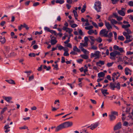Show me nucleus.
<instances>
[{
  "instance_id": "603ef678",
  "label": "nucleus",
  "mask_w": 133,
  "mask_h": 133,
  "mask_svg": "<svg viewBox=\"0 0 133 133\" xmlns=\"http://www.w3.org/2000/svg\"><path fill=\"white\" fill-rule=\"evenodd\" d=\"M131 108L130 107H127L125 112H130Z\"/></svg>"
},
{
  "instance_id": "bb28decb",
  "label": "nucleus",
  "mask_w": 133,
  "mask_h": 133,
  "mask_svg": "<svg viewBox=\"0 0 133 133\" xmlns=\"http://www.w3.org/2000/svg\"><path fill=\"white\" fill-rule=\"evenodd\" d=\"M72 12L73 13L74 16L75 17H78V15L77 14V12L75 10H73L72 11Z\"/></svg>"
},
{
  "instance_id": "f704fd0d",
  "label": "nucleus",
  "mask_w": 133,
  "mask_h": 133,
  "mask_svg": "<svg viewBox=\"0 0 133 133\" xmlns=\"http://www.w3.org/2000/svg\"><path fill=\"white\" fill-rule=\"evenodd\" d=\"M88 33L89 35H91V34L94 33V31L92 29L89 30L88 31Z\"/></svg>"
},
{
  "instance_id": "2eb2a0df",
  "label": "nucleus",
  "mask_w": 133,
  "mask_h": 133,
  "mask_svg": "<svg viewBox=\"0 0 133 133\" xmlns=\"http://www.w3.org/2000/svg\"><path fill=\"white\" fill-rule=\"evenodd\" d=\"M131 72V70L128 68H126L125 69V74L127 75H128L129 73L128 72L129 71Z\"/></svg>"
},
{
  "instance_id": "09e8293b",
  "label": "nucleus",
  "mask_w": 133,
  "mask_h": 133,
  "mask_svg": "<svg viewBox=\"0 0 133 133\" xmlns=\"http://www.w3.org/2000/svg\"><path fill=\"white\" fill-rule=\"evenodd\" d=\"M36 55L34 53H30L29 54V56L30 57H35V56Z\"/></svg>"
},
{
  "instance_id": "a19ab883",
  "label": "nucleus",
  "mask_w": 133,
  "mask_h": 133,
  "mask_svg": "<svg viewBox=\"0 0 133 133\" xmlns=\"http://www.w3.org/2000/svg\"><path fill=\"white\" fill-rule=\"evenodd\" d=\"M128 5L131 6H133V2L131 1L128 2Z\"/></svg>"
},
{
  "instance_id": "de8ad7c7",
  "label": "nucleus",
  "mask_w": 133,
  "mask_h": 133,
  "mask_svg": "<svg viewBox=\"0 0 133 133\" xmlns=\"http://www.w3.org/2000/svg\"><path fill=\"white\" fill-rule=\"evenodd\" d=\"M68 28L64 26L63 27L62 29L64 30H65L66 32H68V30H66V29L68 30Z\"/></svg>"
},
{
  "instance_id": "13d9d810",
  "label": "nucleus",
  "mask_w": 133,
  "mask_h": 133,
  "mask_svg": "<svg viewBox=\"0 0 133 133\" xmlns=\"http://www.w3.org/2000/svg\"><path fill=\"white\" fill-rule=\"evenodd\" d=\"M80 44L81 45H82L83 46H84V47L85 46H87L88 44V43H87V44H86V43H85V42L84 43H81Z\"/></svg>"
},
{
  "instance_id": "4468645a",
  "label": "nucleus",
  "mask_w": 133,
  "mask_h": 133,
  "mask_svg": "<svg viewBox=\"0 0 133 133\" xmlns=\"http://www.w3.org/2000/svg\"><path fill=\"white\" fill-rule=\"evenodd\" d=\"M100 64L101 65H103L104 64V61L100 60L99 62H96V64L97 65H98L99 66H101L100 65H99L98 64Z\"/></svg>"
},
{
  "instance_id": "69168bd1",
  "label": "nucleus",
  "mask_w": 133,
  "mask_h": 133,
  "mask_svg": "<svg viewBox=\"0 0 133 133\" xmlns=\"http://www.w3.org/2000/svg\"><path fill=\"white\" fill-rule=\"evenodd\" d=\"M116 18H117V20L118 21H121V20H122V17H121V16L119 17L118 16Z\"/></svg>"
},
{
  "instance_id": "680f3d73",
  "label": "nucleus",
  "mask_w": 133,
  "mask_h": 133,
  "mask_svg": "<svg viewBox=\"0 0 133 133\" xmlns=\"http://www.w3.org/2000/svg\"><path fill=\"white\" fill-rule=\"evenodd\" d=\"M6 22L5 21H2L0 23V25L2 26H3L5 24Z\"/></svg>"
},
{
  "instance_id": "774afa93",
  "label": "nucleus",
  "mask_w": 133,
  "mask_h": 133,
  "mask_svg": "<svg viewBox=\"0 0 133 133\" xmlns=\"http://www.w3.org/2000/svg\"><path fill=\"white\" fill-rule=\"evenodd\" d=\"M133 54V52L130 51H127V55H131Z\"/></svg>"
},
{
  "instance_id": "39448f33",
  "label": "nucleus",
  "mask_w": 133,
  "mask_h": 133,
  "mask_svg": "<svg viewBox=\"0 0 133 133\" xmlns=\"http://www.w3.org/2000/svg\"><path fill=\"white\" fill-rule=\"evenodd\" d=\"M63 123L65 128L71 127L73 125V123L72 122L68 121Z\"/></svg>"
},
{
  "instance_id": "9d476101",
  "label": "nucleus",
  "mask_w": 133,
  "mask_h": 133,
  "mask_svg": "<svg viewBox=\"0 0 133 133\" xmlns=\"http://www.w3.org/2000/svg\"><path fill=\"white\" fill-rule=\"evenodd\" d=\"M105 25L108 29L109 30L112 28V26L109 24V22H107L106 21H105Z\"/></svg>"
},
{
  "instance_id": "cd10ccee",
  "label": "nucleus",
  "mask_w": 133,
  "mask_h": 133,
  "mask_svg": "<svg viewBox=\"0 0 133 133\" xmlns=\"http://www.w3.org/2000/svg\"><path fill=\"white\" fill-rule=\"evenodd\" d=\"M93 28V26L92 25L90 26H89L85 27V28L86 30H90Z\"/></svg>"
},
{
  "instance_id": "aec40b11",
  "label": "nucleus",
  "mask_w": 133,
  "mask_h": 133,
  "mask_svg": "<svg viewBox=\"0 0 133 133\" xmlns=\"http://www.w3.org/2000/svg\"><path fill=\"white\" fill-rule=\"evenodd\" d=\"M64 0H56V2L57 3H59L60 4H62L64 3Z\"/></svg>"
},
{
  "instance_id": "5701e85b",
  "label": "nucleus",
  "mask_w": 133,
  "mask_h": 133,
  "mask_svg": "<svg viewBox=\"0 0 133 133\" xmlns=\"http://www.w3.org/2000/svg\"><path fill=\"white\" fill-rule=\"evenodd\" d=\"M81 56L82 58L85 59H87L89 58L88 56L85 55H81Z\"/></svg>"
},
{
  "instance_id": "a878e982",
  "label": "nucleus",
  "mask_w": 133,
  "mask_h": 133,
  "mask_svg": "<svg viewBox=\"0 0 133 133\" xmlns=\"http://www.w3.org/2000/svg\"><path fill=\"white\" fill-rule=\"evenodd\" d=\"M7 109V107H5L4 108L2 109V110L0 114L1 115L3 114L4 112Z\"/></svg>"
},
{
  "instance_id": "4be33fe9",
  "label": "nucleus",
  "mask_w": 133,
  "mask_h": 133,
  "mask_svg": "<svg viewBox=\"0 0 133 133\" xmlns=\"http://www.w3.org/2000/svg\"><path fill=\"white\" fill-rule=\"evenodd\" d=\"M111 22L112 24H116L117 23V22L114 19H112L111 21Z\"/></svg>"
},
{
  "instance_id": "79ce46f5",
  "label": "nucleus",
  "mask_w": 133,
  "mask_h": 133,
  "mask_svg": "<svg viewBox=\"0 0 133 133\" xmlns=\"http://www.w3.org/2000/svg\"><path fill=\"white\" fill-rule=\"evenodd\" d=\"M42 30H41L39 32H38V31L35 32V35H36L38 34L39 35H40V34H42Z\"/></svg>"
},
{
  "instance_id": "20e7f679",
  "label": "nucleus",
  "mask_w": 133,
  "mask_h": 133,
  "mask_svg": "<svg viewBox=\"0 0 133 133\" xmlns=\"http://www.w3.org/2000/svg\"><path fill=\"white\" fill-rule=\"evenodd\" d=\"M2 98L3 99L8 103H13V102L10 101L12 99V98L11 97H6L3 96H2Z\"/></svg>"
},
{
  "instance_id": "49530a36",
  "label": "nucleus",
  "mask_w": 133,
  "mask_h": 133,
  "mask_svg": "<svg viewBox=\"0 0 133 133\" xmlns=\"http://www.w3.org/2000/svg\"><path fill=\"white\" fill-rule=\"evenodd\" d=\"M119 48L118 46L116 45H115L113 47L114 49L116 50H118L119 49Z\"/></svg>"
},
{
  "instance_id": "c9c22d12",
  "label": "nucleus",
  "mask_w": 133,
  "mask_h": 133,
  "mask_svg": "<svg viewBox=\"0 0 133 133\" xmlns=\"http://www.w3.org/2000/svg\"><path fill=\"white\" fill-rule=\"evenodd\" d=\"M10 128V127H9L8 124H7L6 125H5L4 127V129H7Z\"/></svg>"
},
{
  "instance_id": "72a5a7b5",
  "label": "nucleus",
  "mask_w": 133,
  "mask_h": 133,
  "mask_svg": "<svg viewBox=\"0 0 133 133\" xmlns=\"http://www.w3.org/2000/svg\"><path fill=\"white\" fill-rule=\"evenodd\" d=\"M114 63V62H112L111 63H108L107 64V65L109 67H110Z\"/></svg>"
},
{
  "instance_id": "a18cd8bd",
  "label": "nucleus",
  "mask_w": 133,
  "mask_h": 133,
  "mask_svg": "<svg viewBox=\"0 0 133 133\" xmlns=\"http://www.w3.org/2000/svg\"><path fill=\"white\" fill-rule=\"evenodd\" d=\"M28 128V127L25 125L23 127H20L19 128L20 129H27Z\"/></svg>"
},
{
  "instance_id": "f8f14e48",
  "label": "nucleus",
  "mask_w": 133,
  "mask_h": 133,
  "mask_svg": "<svg viewBox=\"0 0 133 133\" xmlns=\"http://www.w3.org/2000/svg\"><path fill=\"white\" fill-rule=\"evenodd\" d=\"M105 75V74L103 72H101L98 74V76L99 78L104 77Z\"/></svg>"
},
{
  "instance_id": "052dcab7",
  "label": "nucleus",
  "mask_w": 133,
  "mask_h": 133,
  "mask_svg": "<svg viewBox=\"0 0 133 133\" xmlns=\"http://www.w3.org/2000/svg\"><path fill=\"white\" fill-rule=\"evenodd\" d=\"M113 33L114 35V38L115 40H116L117 39V34L116 32H113Z\"/></svg>"
},
{
  "instance_id": "e2e57ef3",
  "label": "nucleus",
  "mask_w": 133,
  "mask_h": 133,
  "mask_svg": "<svg viewBox=\"0 0 133 133\" xmlns=\"http://www.w3.org/2000/svg\"><path fill=\"white\" fill-rule=\"evenodd\" d=\"M98 123H96L95 124H94L93 125V127L94 128H96L98 126Z\"/></svg>"
},
{
  "instance_id": "473e14b6",
  "label": "nucleus",
  "mask_w": 133,
  "mask_h": 133,
  "mask_svg": "<svg viewBox=\"0 0 133 133\" xmlns=\"http://www.w3.org/2000/svg\"><path fill=\"white\" fill-rule=\"evenodd\" d=\"M113 36V34L112 32H110L108 35V36L106 37H108L109 38Z\"/></svg>"
},
{
  "instance_id": "bf43d9fd",
  "label": "nucleus",
  "mask_w": 133,
  "mask_h": 133,
  "mask_svg": "<svg viewBox=\"0 0 133 133\" xmlns=\"http://www.w3.org/2000/svg\"><path fill=\"white\" fill-rule=\"evenodd\" d=\"M63 55L65 56H68L69 55V54L68 53V52L66 51V52H64L63 54Z\"/></svg>"
},
{
  "instance_id": "58836bf2",
  "label": "nucleus",
  "mask_w": 133,
  "mask_h": 133,
  "mask_svg": "<svg viewBox=\"0 0 133 133\" xmlns=\"http://www.w3.org/2000/svg\"><path fill=\"white\" fill-rule=\"evenodd\" d=\"M50 32L52 34H54L55 35H56L57 34V33L56 32V31L54 30H51Z\"/></svg>"
},
{
  "instance_id": "ea45409f",
  "label": "nucleus",
  "mask_w": 133,
  "mask_h": 133,
  "mask_svg": "<svg viewBox=\"0 0 133 133\" xmlns=\"http://www.w3.org/2000/svg\"><path fill=\"white\" fill-rule=\"evenodd\" d=\"M125 30L127 31V33H128V35L131 34L132 33V32L131 30L128 29H125Z\"/></svg>"
},
{
  "instance_id": "f3484780",
  "label": "nucleus",
  "mask_w": 133,
  "mask_h": 133,
  "mask_svg": "<svg viewBox=\"0 0 133 133\" xmlns=\"http://www.w3.org/2000/svg\"><path fill=\"white\" fill-rule=\"evenodd\" d=\"M73 50L74 51H77L78 52H80V50L77 48L76 46H75L74 47Z\"/></svg>"
},
{
  "instance_id": "423d86ee",
  "label": "nucleus",
  "mask_w": 133,
  "mask_h": 133,
  "mask_svg": "<svg viewBox=\"0 0 133 133\" xmlns=\"http://www.w3.org/2000/svg\"><path fill=\"white\" fill-rule=\"evenodd\" d=\"M121 125L120 122H118L117 124L114 127V130H117L120 129L121 128Z\"/></svg>"
},
{
  "instance_id": "8fccbe9b",
  "label": "nucleus",
  "mask_w": 133,
  "mask_h": 133,
  "mask_svg": "<svg viewBox=\"0 0 133 133\" xmlns=\"http://www.w3.org/2000/svg\"><path fill=\"white\" fill-rule=\"evenodd\" d=\"M61 60H62L61 61V62L62 63H64L65 62V58L64 57H62Z\"/></svg>"
},
{
  "instance_id": "9b49d317",
  "label": "nucleus",
  "mask_w": 133,
  "mask_h": 133,
  "mask_svg": "<svg viewBox=\"0 0 133 133\" xmlns=\"http://www.w3.org/2000/svg\"><path fill=\"white\" fill-rule=\"evenodd\" d=\"M117 12L119 15L122 16H124L125 15L124 12L122 10H118Z\"/></svg>"
},
{
  "instance_id": "b1692460",
  "label": "nucleus",
  "mask_w": 133,
  "mask_h": 133,
  "mask_svg": "<svg viewBox=\"0 0 133 133\" xmlns=\"http://www.w3.org/2000/svg\"><path fill=\"white\" fill-rule=\"evenodd\" d=\"M106 29H102L101 30L99 34L100 35H102L104 34V35L105 34L106 32Z\"/></svg>"
},
{
  "instance_id": "dca6fc26",
  "label": "nucleus",
  "mask_w": 133,
  "mask_h": 133,
  "mask_svg": "<svg viewBox=\"0 0 133 133\" xmlns=\"http://www.w3.org/2000/svg\"><path fill=\"white\" fill-rule=\"evenodd\" d=\"M57 42V41L55 39H51L50 41V42L52 45L55 44Z\"/></svg>"
},
{
  "instance_id": "c85d7f7f",
  "label": "nucleus",
  "mask_w": 133,
  "mask_h": 133,
  "mask_svg": "<svg viewBox=\"0 0 133 133\" xmlns=\"http://www.w3.org/2000/svg\"><path fill=\"white\" fill-rule=\"evenodd\" d=\"M111 115H116L117 116L118 115V112L115 111H112L111 112Z\"/></svg>"
},
{
  "instance_id": "e433bc0d",
  "label": "nucleus",
  "mask_w": 133,
  "mask_h": 133,
  "mask_svg": "<svg viewBox=\"0 0 133 133\" xmlns=\"http://www.w3.org/2000/svg\"><path fill=\"white\" fill-rule=\"evenodd\" d=\"M57 47L58 48V50H60L62 49H64V47L61 45H60L58 46H57Z\"/></svg>"
},
{
  "instance_id": "1a4fd4ad",
  "label": "nucleus",
  "mask_w": 133,
  "mask_h": 133,
  "mask_svg": "<svg viewBox=\"0 0 133 133\" xmlns=\"http://www.w3.org/2000/svg\"><path fill=\"white\" fill-rule=\"evenodd\" d=\"M110 56H111L110 57V59H115V58H113L112 57H115L116 56L115 55V51H114V52H111L110 54Z\"/></svg>"
},
{
  "instance_id": "4d7b16f0",
  "label": "nucleus",
  "mask_w": 133,
  "mask_h": 133,
  "mask_svg": "<svg viewBox=\"0 0 133 133\" xmlns=\"http://www.w3.org/2000/svg\"><path fill=\"white\" fill-rule=\"evenodd\" d=\"M81 51L85 54H86L87 52H88L87 50L85 49L84 48L82 49Z\"/></svg>"
},
{
  "instance_id": "f257e3e1",
  "label": "nucleus",
  "mask_w": 133,
  "mask_h": 133,
  "mask_svg": "<svg viewBox=\"0 0 133 133\" xmlns=\"http://www.w3.org/2000/svg\"><path fill=\"white\" fill-rule=\"evenodd\" d=\"M116 84V83H113L111 82L110 84V87L112 90H114L115 88H116L118 89L119 90L120 89V84L118 82L117 84V85L115 86V84Z\"/></svg>"
},
{
  "instance_id": "a211bd4d",
  "label": "nucleus",
  "mask_w": 133,
  "mask_h": 133,
  "mask_svg": "<svg viewBox=\"0 0 133 133\" xmlns=\"http://www.w3.org/2000/svg\"><path fill=\"white\" fill-rule=\"evenodd\" d=\"M130 26V25L129 24L127 25L123 24L122 26V28L125 29L126 28H128Z\"/></svg>"
},
{
  "instance_id": "37998d69",
  "label": "nucleus",
  "mask_w": 133,
  "mask_h": 133,
  "mask_svg": "<svg viewBox=\"0 0 133 133\" xmlns=\"http://www.w3.org/2000/svg\"><path fill=\"white\" fill-rule=\"evenodd\" d=\"M44 29L45 31H47L50 32L51 30L49 28L47 27H45L44 28Z\"/></svg>"
},
{
  "instance_id": "5fc2aeb1",
  "label": "nucleus",
  "mask_w": 133,
  "mask_h": 133,
  "mask_svg": "<svg viewBox=\"0 0 133 133\" xmlns=\"http://www.w3.org/2000/svg\"><path fill=\"white\" fill-rule=\"evenodd\" d=\"M34 78V76L33 75H32L31 76L29 77V81H30Z\"/></svg>"
},
{
  "instance_id": "c756f323",
  "label": "nucleus",
  "mask_w": 133,
  "mask_h": 133,
  "mask_svg": "<svg viewBox=\"0 0 133 133\" xmlns=\"http://www.w3.org/2000/svg\"><path fill=\"white\" fill-rule=\"evenodd\" d=\"M97 42L99 43H101L102 41V39L100 37H99L97 39H96L95 40Z\"/></svg>"
},
{
  "instance_id": "864d4df0",
  "label": "nucleus",
  "mask_w": 133,
  "mask_h": 133,
  "mask_svg": "<svg viewBox=\"0 0 133 133\" xmlns=\"http://www.w3.org/2000/svg\"><path fill=\"white\" fill-rule=\"evenodd\" d=\"M77 26L78 25L77 24H74L71 25V27L73 28H74L77 27Z\"/></svg>"
},
{
  "instance_id": "7c9ffc66",
  "label": "nucleus",
  "mask_w": 133,
  "mask_h": 133,
  "mask_svg": "<svg viewBox=\"0 0 133 133\" xmlns=\"http://www.w3.org/2000/svg\"><path fill=\"white\" fill-rule=\"evenodd\" d=\"M22 25L23 26V27L25 28L26 30H28L29 29V28L25 23H24L23 25Z\"/></svg>"
},
{
  "instance_id": "c03bdc74",
  "label": "nucleus",
  "mask_w": 133,
  "mask_h": 133,
  "mask_svg": "<svg viewBox=\"0 0 133 133\" xmlns=\"http://www.w3.org/2000/svg\"><path fill=\"white\" fill-rule=\"evenodd\" d=\"M84 40L85 41V43H86V44H87V43L88 42V41L89 40L88 37L86 36L84 38Z\"/></svg>"
},
{
  "instance_id": "4c0bfd02",
  "label": "nucleus",
  "mask_w": 133,
  "mask_h": 133,
  "mask_svg": "<svg viewBox=\"0 0 133 133\" xmlns=\"http://www.w3.org/2000/svg\"><path fill=\"white\" fill-rule=\"evenodd\" d=\"M92 24L96 28H98V26L97 24L94 22H92Z\"/></svg>"
},
{
  "instance_id": "338daca9",
  "label": "nucleus",
  "mask_w": 133,
  "mask_h": 133,
  "mask_svg": "<svg viewBox=\"0 0 133 133\" xmlns=\"http://www.w3.org/2000/svg\"><path fill=\"white\" fill-rule=\"evenodd\" d=\"M118 68L119 70H122L123 69V67L121 65H119L118 66Z\"/></svg>"
},
{
  "instance_id": "412c9836",
  "label": "nucleus",
  "mask_w": 133,
  "mask_h": 133,
  "mask_svg": "<svg viewBox=\"0 0 133 133\" xmlns=\"http://www.w3.org/2000/svg\"><path fill=\"white\" fill-rule=\"evenodd\" d=\"M0 42L2 44H4L6 42V39L5 37H3L1 39H0Z\"/></svg>"
},
{
  "instance_id": "f03ea898",
  "label": "nucleus",
  "mask_w": 133,
  "mask_h": 133,
  "mask_svg": "<svg viewBox=\"0 0 133 133\" xmlns=\"http://www.w3.org/2000/svg\"><path fill=\"white\" fill-rule=\"evenodd\" d=\"M94 5V8L95 10L98 12H100V9L101 8V2L99 1H97L95 2Z\"/></svg>"
},
{
  "instance_id": "6e6552de",
  "label": "nucleus",
  "mask_w": 133,
  "mask_h": 133,
  "mask_svg": "<svg viewBox=\"0 0 133 133\" xmlns=\"http://www.w3.org/2000/svg\"><path fill=\"white\" fill-rule=\"evenodd\" d=\"M100 90L101 91L102 94L104 95V96H105V94L106 95H108L109 94V92H107L108 91L107 89H100Z\"/></svg>"
},
{
  "instance_id": "393cba45",
  "label": "nucleus",
  "mask_w": 133,
  "mask_h": 133,
  "mask_svg": "<svg viewBox=\"0 0 133 133\" xmlns=\"http://www.w3.org/2000/svg\"><path fill=\"white\" fill-rule=\"evenodd\" d=\"M118 38V39L122 41H124L125 39V38L123 36H119Z\"/></svg>"
},
{
  "instance_id": "2f4dec72",
  "label": "nucleus",
  "mask_w": 133,
  "mask_h": 133,
  "mask_svg": "<svg viewBox=\"0 0 133 133\" xmlns=\"http://www.w3.org/2000/svg\"><path fill=\"white\" fill-rule=\"evenodd\" d=\"M52 66H53L54 67V69H56V70H58V65L57 64H56V65H55L54 64H53L52 65Z\"/></svg>"
},
{
  "instance_id": "6e6d98bb",
  "label": "nucleus",
  "mask_w": 133,
  "mask_h": 133,
  "mask_svg": "<svg viewBox=\"0 0 133 133\" xmlns=\"http://www.w3.org/2000/svg\"><path fill=\"white\" fill-rule=\"evenodd\" d=\"M115 55L116 56L117 55H121V54L118 51L116 50L115 51Z\"/></svg>"
},
{
  "instance_id": "7ed1b4c3",
  "label": "nucleus",
  "mask_w": 133,
  "mask_h": 133,
  "mask_svg": "<svg viewBox=\"0 0 133 133\" xmlns=\"http://www.w3.org/2000/svg\"><path fill=\"white\" fill-rule=\"evenodd\" d=\"M65 128L64 123H62L57 126L56 129L55 131L57 132Z\"/></svg>"
},
{
  "instance_id": "6ab92c4d",
  "label": "nucleus",
  "mask_w": 133,
  "mask_h": 133,
  "mask_svg": "<svg viewBox=\"0 0 133 133\" xmlns=\"http://www.w3.org/2000/svg\"><path fill=\"white\" fill-rule=\"evenodd\" d=\"M5 81L11 84H15V83L13 80L10 79V80H6Z\"/></svg>"
},
{
  "instance_id": "ddd939ff",
  "label": "nucleus",
  "mask_w": 133,
  "mask_h": 133,
  "mask_svg": "<svg viewBox=\"0 0 133 133\" xmlns=\"http://www.w3.org/2000/svg\"><path fill=\"white\" fill-rule=\"evenodd\" d=\"M109 116L110 117V121H113L116 118V117L115 116L112 115L111 114Z\"/></svg>"
},
{
  "instance_id": "3c124183",
  "label": "nucleus",
  "mask_w": 133,
  "mask_h": 133,
  "mask_svg": "<svg viewBox=\"0 0 133 133\" xmlns=\"http://www.w3.org/2000/svg\"><path fill=\"white\" fill-rule=\"evenodd\" d=\"M39 4V3L38 2L34 3L33 4V6H36Z\"/></svg>"
},
{
  "instance_id": "0eeeda50",
  "label": "nucleus",
  "mask_w": 133,
  "mask_h": 133,
  "mask_svg": "<svg viewBox=\"0 0 133 133\" xmlns=\"http://www.w3.org/2000/svg\"><path fill=\"white\" fill-rule=\"evenodd\" d=\"M100 52L98 51H96L94 53H91V58L95 57L96 56H99Z\"/></svg>"
},
{
  "instance_id": "0e129e2a",
  "label": "nucleus",
  "mask_w": 133,
  "mask_h": 133,
  "mask_svg": "<svg viewBox=\"0 0 133 133\" xmlns=\"http://www.w3.org/2000/svg\"><path fill=\"white\" fill-rule=\"evenodd\" d=\"M118 50L121 53H122L123 52H124V51L123 49V48H119V49Z\"/></svg>"
}]
</instances>
